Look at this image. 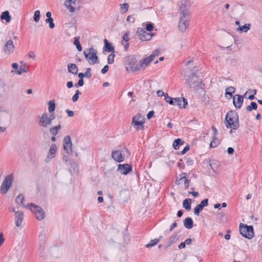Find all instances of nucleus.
Listing matches in <instances>:
<instances>
[{"instance_id": "51", "label": "nucleus", "mask_w": 262, "mask_h": 262, "mask_svg": "<svg viewBox=\"0 0 262 262\" xmlns=\"http://www.w3.org/2000/svg\"><path fill=\"white\" fill-rule=\"evenodd\" d=\"M91 68H88L86 69V71L83 74V75H84V77L88 78H90L91 76Z\"/></svg>"}, {"instance_id": "24", "label": "nucleus", "mask_w": 262, "mask_h": 262, "mask_svg": "<svg viewBox=\"0 0 262 262\" xmlns=\"http://www.w3.org/2000/svg\"><path fill=\"white\" fill-rule=\"evenodd\" d=\"M154 60L150 56L144 58L142 60L140 61L141 70L144 69L147 65Z\"/></svg>"}, {"instance_id": "52", "label": "nucleus", "mask_w": 262, "mask_h": 262, "mask_svg": "<svg viewBox=\"0 0 262 262\" xmlns=\"http://www.w3.org/2000/svg\"><path fill=\"white\" fill-rule=\"evenodd\" d=\"M122 39L124 41H125L126 42H128L129 40V33L126 32L122 36Z\"/></svg>"}, {"instance_id": "53", "label": "nucleus", "mask_w": 262, "mask_h": 262, "mask_svg": "<svg viewBox=\"0 0 262 262\" xmlns=\"http://www.w3.org/2000/svg\"><path fill=\"white\" fill-rule=\"evenodd\" d=\"M28 55L29 57L30 58H32L33 59H35L36 58V54H35V52L33 51H30L28 53Z\"/></svg>"}, {"instance_id": "59", "label": "nucleus", "mask_w": 262, "mask_h": 262, "mask_svg": "<svg viewBox=\"0 0 262 262\" xmlns=\"http://www.w3.org/2000/svg\"><path fill=\"white\" fill-rule=\"evenodd\" d=\"M154 114V111H150L148 112L147 115V118L149 120L152 117Z\"/></svg>"}, {"instance_id": "25", "label": "nucleus", "mask_w": 262, "mask_h": 262, "mask_svg": "<svg viewBox=\"0 0 262 262\" xmlns=\"http://www.w3.org/2000/svg\"><path fill=\"white\" fill-rule=\"evenodd\" d=\"M56 108V103L55 100H51L48 102V112L50 114H54L53 113Z\"/></svg>"}, {"instance_id": "10", "label": "nucleus", "mask_w": 262, "mask_h": 262, "mask_svg": "<svg viewBox=\"0 0 262 262\" xmlns=\"http://www.w3.org/2000/svg\"><path fill=\"white\" fill-rule=\"evenodd\" d=\"M13 177L11 174L7 176L3 181L0 191L3 194L6 193L12 185Z\"/></svg>"}, {"instance_id": "54", "label": "nucleus", "mask_w": 262, "mask_h": 262, "mask_svg": "<svg viewBox=\"0 0 262 262\" xmlns=\"http://www.w3.org/2000/svg\"><path fill=\"white\" fill-rule=\"evenodd\" d=\"M46 243L45 242H42L40 243L39 246V250L41 251H43L46 247Z\"/></svg>"}, {"instance_id": "45", "label": "nucleus", "mask_w": 262, "mask_h": 262, "mask_svg": "<svg viewBox=\"0 0 262 262\" xmlns=\"http://www.w3.org/2000/svg\"><path fill=\"white\" fill-rule=\"evenodd\" d=\"M203 208L201 207L199 205H198L194 210V213L195 215L198 216L201 211H202Z\"/></svg>"}, {"instance_id": "22", "label": "nucleus", "mask_w": 262, "mask_h": 262, "mask_svg": "<svg viewBox=\"0 0 262 262\" xmlns=\"http://www.w3.org/2000/svg\"><path fill=\"white\" fill-rule=\"evenodd\" d=\"M176 183L178 185H182L185 189L188 188L189 185V180L185 176H182Z\"/></svg>"}, {"instance_id": "41", "label": "nucleus", "mask_w": 262, "mask_h": 262, "mask_svg": "<svg viewBox=\"0 0 262 262\" xmlns=\"http://www.w3.org/2000/svg\"><path fill=\"white\" fill-rule=\"evenodd\" d=\"M235 92V89L232 86L228 87L226 90V94L229 95L230 97L232 96V94Z\"/></svg>"}, {"instance_id": "7", "label": "nucleus", "mask_w": 262, "mask_h": 262, "mask_svg": "<svg viewBox=\"0 0 262 262\" xmlns=\"http://www.w3.org/2000/svg\"><path fill=\"white\" fill-rule=\"evenodd\" d=\"M26 208L29 209L35 214L37 220L41 221L45 218V214L43 209L40 207L33 203L28 204Z\"/></svg>"}, {"instance_id": "14", "label": "nucleus", "mask_w": 262, "mask_h": 262, "mask_svg": "<svg viewBox=\"0 0 262 262\" xmlns=\"http://www.w3.org/2000/svg\"><path fill=\"white\" fill-rule=\"evenodd\" d=\"M15 47L13 41L9 39L6 41L4 46V52L6 55H11L14 53Z\"/></svg>"}, {"instance_id": "44", "label": "nucleus", "mask_w": 262, "mask_h": 262, "mask_svg": "<svg viewBox=\"0 0 262 262\" xmlns=\"http://www.w3.org/2000/svg\"><path fill=\"white\" fill-rule=\"evenodd\" d=\"M114 52L110 54L107 57V63L108 64H112L114 61Z\"/></svg>"}, {"instance_id": "21", "label": "nucleus", "mask_w": 262, "mask_h": 262, "mask_svg": "<svg viewBox=\"0 0 262 262\" xmlns=\"http://www.w3.org/2000/svg\"><path fill=\"white\" fill-rule=\"evenodd\" d=\"M198 83V78L195 73H192L189 76L188 79L186 82L187 85L189 87L196 85Z\"/></svg>"}, {"instance_id": "50", "label": "nucleus", "mask_w": 262, "mask_h": 262, "mask_svg": "<svg viewBox=\"0 0 262 262\" xmlns=\"http://www.w3.org/2000/svg\"><path fill=\"white\" fill-rule=\"evenodd\" d=\"M208 200L206 199L202 201L199 205L203 208L204 207H206L208 205Z\"/></svg>"}, {"instance_id": "36", "label": "nucleus", "mask_w": 262, "mask_h": 262, "mask_svg": "<svg viewBox=\"0 0 262 262\" xmlns=\"http://www.w3.org/2000/svg\"><path fill=\"white\" fill-rule=\"evenodd\" d=\"M165 98V101L170 105H173L174 104V98L171 97L167 93H166Z\"/></svg>"}, {"instance_id": "46", "label": "nucleus", "mask_w": 262, "mask_h": 262, "mask_svg": "<svg viewBox=\"0 0 262 262\" xmlns=\"http://www.w3.org/2000/svg\"><path fill=\"white\" fill-rule=\"evenodd\" d=\"M46 22L47 23H49V27L51 29H52L54 27V24L53 23V18H47L46 19Z\"/></svg>"}, {"instance_id": "57", "label": "nucleus", "mask_w": 262, "mask_h": 262, "mask_svg": "<svg viewBox=\"0 0 262 262\" xmlns=\"http://www.w3.org/2000/svg\"><path fill=\"white\" fill-rule=\"evenodd\" d=\"M66 113L68 114V116L70 117H72L74 116L73 111L70 110L69 109H67L66 111Z\"/></svg>"}, {"instance_id": "3", "label": "nucleus", "mask_w": 262, "mask_h": 262, "mask_svg": "<svg viewBox=\"0 0 262 262\" xmlns=\"http://www.w3.org/2000/svg\"><path fill=\"white\" fill-rule=\"evenodd\" d=\"M125 66L127 71L136 72L141 70L140 61L138 62L134 55H129L126 57Z\"/></svg>"}, {"instance_id": "60", "label": "nucleus", "mask_w": 262, "mask_h": 262, "mask_svg": "<svg viewBox=\"0 0 262 262\" xmlns=\"http://www.w3.org/2000/svg\"><path fill=\"white\" fill-rule=\"evenodd\" d=\"M189 149V146L187 145L181 151V155L185 154L188 150Z\"/></svg>"}, {"instance_id": "31", "label": "nucleus", "mask_w": 262, "mask_h": 262, "mask_svg": "<svg viewBox=\"0 0 262 262\" xmlns=\"http://www.w3.org/2000/svg\"><path fill=\"white\" fill-rule=\"evenodd\" d=\"M1 18L2 20H5L7 23H9L11 20V16L9 11H5L3 12L1 16Z\"/></svg>"}, {"instance_id": "1", "label": "nucleus", "mask_w": 262, "mask_h": 262, "mask_svg": "<svg viewBox=\"0 0 262 262\" xmlns=\"http://www.w3.org/2000/svg\"><path fill=\"white\" fill-rule=\"evenodd\" d=\"M226 126L230 128V133H232V130H236L239 127L238 116L234 111L229 112L225 118Z\"/></svg>"}, {"instance_id": "16", "label": "nucleus", "mask_w": 262, "mask_h": 262, "mask_svg": "<svg viewBox=\"0 0 262 262\" xmlns=\"http://www.w3.org/2000/svg\"><path fill=\"white\" fill-rule=\"evenodd\" d=\"M56 151H57V146H56V144H52L50 146L49 151L47 157L45 160V161L47 163L49 162L51 159H52L53 158H54L55 157Z\"/></svg>"}, {"instance_id": "47", "label": "nucleus", "mask_w": 262, "mask_h": 262, "mask_svg": "<svg viewBox=\"0 0 262 262\" xmlns=\"http://www.w3.org/2000/svg\"><path fill=\"white\" fill-rule=\"evenodd\" d=\"M146 31L150 32L154 29V26L151 23H148L145 26Z\"/></svg>"}, {"instance_id": "8", "label": "nucleus", "mask_w": 262, "mask_h": 262, "mask_svg": "<svg viewBox=\"0 0 262 262\" xmlns=\"http://www.w3.org/2000/svg\"><path fill=\"white\" fill-rule=\"evenodd\" d=\"M239 228L240 234L244 237L251 239L254 236L253 226L241 223Z\"/></svg>"}, {"instance_id": "64", "label": "nucleus", "mask_w": 262, "mask_h": 262, "mask_svg": "<svg viewBox=\"0 0 262 262\" xmlns=\"http://www.w3.org/2000/svg\"><path fill=\"white\" fill-rule=\"evenodd\" d=\"M83 80L79 79L78 83L76 84L75 86H82L83 85Z\"/></svg>"}, {"instance_id": "39", "label": "nucleus", "mask_w": 262, "mask_h": 262, "mask_svg": "<svg viewBox=\"0 0 262 262\" xmlns=\"http://www.w3.org/2000/svg\"><path fill=\"white\" fill-rule=\"evenodd\" d=\"M219 144V141L216 138V137L213 136L212 141L210 142V146L211 147H215Z\"/></svg>"}, {"instance_id": "13", "label": "nucleus", "mask_w": 262, "mask_h": 262, "mask_svg": "<svg viewBox=\"0 0 262 262\" xmlns=\"http://www.w3.org/2000/svg\"><path fill=\"white\" fill-rule=\"evenodd\" d=\"M63 147L64 151L69 155L72 154V143L70 136L67 135L64 137Z\"/></svg>"}, {"instance_id": "17", "label": "nucleus", "mask_w": 262, "mask_h": 262, "mask_svg": "<svg viewBox=\"0 0 262 262\" xmlns=\"http://www.w3.org/2000/svg\"><path fill=\"white\" fill-rule=\"evenodd\" d=\"M187 100L184 97L174 98V104L173 105H177L180 108H185L187 105Z\"/></svg>"}, {"instance_id": "48", "label": "nucleus", "mask_w": 262, "mask_h": 262, "mask_svg": "<svg viewBox=\"0 0 262 262\" xmlns=\"http://www.w3.org/2000/svg\"><path fill=\"white\" fill-rule=\"evenodd\" d=\"M217 219L220 221H222L225 216V213L223 212H220L217 213Z\"/></svg>"}, {"instance_id": "12", "label": "nucleus", "mask_w": 262, "mask_h": 262, "mask_svg": "<svg viewBox=\"0 0 262 262\" xmlns=\"http://www.w3.org/2000/svg\"><path fill=\"white\" fill-rule=\"evenodd\" d=\"M179 15H189L188 9L190 5L187 1L183 0L178 4Z\"/></svg>"}, {"instance_id": "2", "label": "nucleus", "mask_w": 262, "mask_h": 262, "mask_svg": "<svg viewBox=\"0 0 262 262\" xmlns=\"http://www.w3.org/2000/svg\"><path fill=\"white\" fill-rule=\"evenodd\" d=\"M55 119V114H49L44 112L37 116L38 124L42 128L47 129L52 125V121Z\"/></svg>"}, {"instance_id": "6", "label": "nucleus", "mask_w": 262, "mask_h": 262, "mask_svg": "<svg viewBox=\"0 0 262 262\" xmlns=\"http://www.w3.org/2000/svg\"><path fill=\"white\" fill-rule=\"evenodd\" d=\"M145 118L141 114L134 116L132 120V125L134 128L137 130H142L144 128Z\"/></svg>"}, {"instance_id": "4", "label": "nucleus", "mask_w": 262, "mask_h": 262, "mask_svg": "<svg viewBox=\"0 0 262 262\" xmlns=\"http://www.w3.org/2000/svg\"><path fill=\"white\" fill-rule=\"evenodd\" d=\"M130 152L128 149L124 147L121 149L115 150L112 152V158L116 162L120 163L124 161V158H128Z\"/></svg>"}, {"instance_id": "26", "label": "nucleus", "mask_w": 262, "mask_h": 262, "mask_svg": "<svg viewBox=\"0 0 262 262\" xmlns=\"http://www.w3.org/2000/svg\"><path fill=\"white\" fill-rule=\"evenodd\" d=\"M68 71L74 75H76L78 73V68L74 63H69L68 64Z\"/></svg>"}, {"instance_id": "34", "label": "nucleus", "mask_w": 262, "mask_h": 262, "mask_svg": "<svg viewBox=\"0 0 262 262\" xmlns=\"http://www.w3.org/2000/svg\"><path fill=\"white\" fill-rule=\"evenodd\" d=\"M183 142L182 141L181 139L178 138L174 140L172 143V146L174 149H178L180 144H183Z\"/></svg>"}, {"instance_id": "19", "label": "nucleus", "mask_w": 262, "mask_h": 262, "mask_svg": "<svg viewBox=\"0 0 262 262\" xmlns=\"http://www.w3.org/2000/svg\"><path fill=\"white\" fill-rule=\"evenodd\" d=\"M77 0H66L64 5L70 12H74L75 10Z\"/></svg>"}, {"instance_id": "40", "label": "nucleus", "mask_w": 262, "mask_h": 262, "mask_svg": "<svg viewBox=\"0 0 262 262\" xmlns=\"http://www.w3.org/2000/svg\"><path fill=\"white\" fill-rule=\"evenodd\" d=\"M74 44L76 46L77 49L78 51L80 52L82 51V47L79 41V38L76 37L74 41Z\"/></svg>"}, {"instance_id": "18", "label": "nucleus", "mask_w": 262, "mask_h": 262, "mask_svg": "<svg viewBox=\"0 0 262 262\" xmlns=\"http://www.w3.org/2000/svg\"><path fill=\"white\" fill-rule=\"evenodd\" d=\"M244 98L239 94L235 95L233 97V103L236 108H240L243 103Z\"/></svg>"}, {"instance_id": "58", "label": "nucleus", "mask_w": 262, "mask_h": 262, "mask_svg": "<svg viewBox=\"0 0 262 262\" xmlns=\"http://www.w3.org/2000/svg\"><path fill=\"white\" fill-rule=\"evenodd\" d=\"M135 19L134 17L129 15L126 18V21L128 22L134 23Z\"/></svg>"}, {"instance_id": "55", "label": "nucleus", "mask_w": 262, "mask_h": 262, "mask_svg": "<svg viewBox=\"0 0 262 262\" xmlns=\"http://www.w3.org/2000/svg\"><path fill=\"white\" fill-rule=\"evenodd\" d=\"M157 95L158 97H162L164 96L165 97L166 93H164L161 90H158L157 91Z\"/></svg>"}, {"instance_id": "23", "label": "nucleus", "mask_w": 262, "mask_h": 262, "mask_svg": "<svg viewBox=\"0 0 262 262\" xmlns=\"http://www.w3.org/2000/svg\"><path fill=\"white\" fill-rule=\"evenodd\" d=\"M28 72V68L27 67V65L26 63H24L22 64L18 70H11V73H14L18 75H20L23 73H26Z\"/></svg>"}, {"instance_id": "30", "label": "nucleus", "mask_w": 262, "mask_h": 262, "mask_svg": "<svg viewBox=\"0 0 262 262\" xmlns=\"http://www.w3.org/2000/svg\"><path fill=\"white\" fill-rule=\"evenodd\" d=\"M104 41L105 45V51L108 52H113V53H114V47L112 46V43H108L106 39L104 40Z\"/></svg>"}, {"instance_id": "38", "label": "nucleus", "mask_w": 262, "mask_h": 262, "mask_svg": "<svg viewBox=\"0 0 262 262\" xmlns=\"http://www.w3.org/2000/svg\"><path fill=\"white\" fill-rule=\"evenodd\" d=\"M120 7L121 13H124L128 11L129 5L127 3H124L120 4Z\"/></svg>"}, {"instance_id": "27", "label": "nucleus", "mask_w": 262, "mask_h": 262, "mask_svg": "<svg viewBox=\"0 0 262 262\" xmlns=\"http://www.w3.org/2000/svg\"><path fill=\"white\" fill-rule=\"evenodd\" d=\"M184 226L187 229H190L193 227V221L191 218L188 217L184 220Z\"/></svg>"}, {"instance_id": "9", "label": "nucleus", "mask_w": 262, "mask_h": 262, "mask_svg": "<svg viewBox=\"0 0 262 262\" xmlns=\"http://www.w3.org/2000/svg\"><path fill=\"white\" fill-rule=\"evenodd\" d=\"M178 27L181 32L185 31L188 28L190 17L189 15H179Z\"/></svg>"}, {"instance_id": "61", "label": "nucleus", "mask_w": 262, "mask_h": 262, "mask_svg": "<svg viewBox=\"0 0 262 262\" xmlns=\"http://www.w3.org/2000/svg\"><path fill=\"white\" fill-rule=\"evenodd\" d=\"M12 67L13 69V70H18V64L16 62H13L12 64Z\"/></svg>"}, {"instance_id": "33", "label": "nucleus", "mask_w": 262, "mask_h": 262, "mask_svg": "<svg viewBox=\"0 0 262 262\" xmlns=\"http://www.w3.org/2000/svg\"><path fill=\"white\" fill-rule=\"evenodd\" d=\"M16 203L20 206H23L26 208V206H24V198L23 194H19L15 199Z\"/></svg>"}, {"instance_id": "32", "label": "nucleus", "mask_w": 262, "mask_h": 262, "mask_svg": "<svg viewBox=\"0 0 262 262\" xmlns=\"http://www.w3.org/2000/svg\"><path fill=\"white\" fill-rule=\"evenodd\" d=\"M191 200L190 199H185L183 202V207L185 208L186 210H189L191 209Z\"/></svg>"}, {"instance_id": "63", "label": "nucleus", "mask_w": 262, "mask_h": 262, "mask_svg": "<svg viewBox=\"0 0 262 262\" xmlns=\"http://www.w3.org/2000/svg\"><path fill=\"white\" fill-rule=\"evenodd\" d=\"M234 149L231 147H228L227 149V152L229 155L233 154L234 152Z\"/></svg>"}, {"instance_id": "62", "label": "nucleus", "mask_w": 262, "mask_h": 262, "mask_svg": "<svg viewBox=\"0 0 262 262\" xmlns=\"http://www.w3.org/2000/svg\"><path fill=\"white\" fill-rule=\"evenodd\" d=\"M5 239L2 232L0 233V246L4 242Z\"/></svg>"}, {"instance_id": "43", "label": "nucleus", "mask_w": 262, "mask_h": 262, "mask_svg": "<svg viewBox=\"0 0 262 262\" xmlns=\"http://www.w3.org/2000/svg\"><path fill=\"white\" fill-rule=\"evenodd\" d=\"M40 18V11L39 10H36L35 11L33 16L34 20L35 22H38Z\"/></svg>"}, {"instance_id": "20", "label": "nucleus", "mask_w": 262, "mask_h": 262, "mask_svg": "<svg viewBox=\"0 0 262 262\" xmlns=\"http://www.w3.org/2000/svg\"><path fill=\"white\" fill-rule=\"evenodd\" d=\"M24 219V213L20 211H17L15 214V225L17 227L21 226Z\"/></svg>"}, {"instance_id": "49", "label": "nucleus", "mask_w": 262, "mask_h": 262, "mask_svg": "<svg viewBox=\"0 0 262 262\" xmlns=\"http://www.w3.org/2000/svg\"><path fill=\"white\" fill-rule=\"evenodd\" d=\"M79 93L80 92L79 90H77L76 91L75 94L72 97V100L73 102H76L77 101L79 98Z\"/></svg>"}, {"instance_id": "37", "label": "nucleus", "mask_w": 262, "mask_h": 262, "mask_svg": "<svg viewBox=\"0 0 262 262\" xmlns=\"http://www.w3.org/2000/svg\"><path fill=\"white\" fill-rule=\"evenodd\" d=\"M257 108V105L256 102H252L250 105H248L246 107V110L248 112H251L252 110H256Z\"/></svg>"}, {"instance_id": "42", "label": "nucleus", "mask_w": 262, "mask_h": 262, "mask_svg": "<svg viewBox=\"0 0 262 262\" xmlns=\"http://www.w3.org/2000/svg\"><path fill=\"white\" fill-rule=\"evenodd\" d=\"M160 50L156 49V50H154L149 56L154 60L156 57H157L160 55Z\"/></svg>"}, {"instance_id": "11", "label": "nucleus", "mask_w": 262, "mask_h": 262, "mask_svg": "<svg viewBox=\"0 0 262 262\" xmlns=\"http://www.w3.org/2000/svg\"><path fill=\"white\" fill-rule=\"evenodd\" d=\"M137 34L139 39L142 41H149L151 39L153 34L151 32H147L143 28H139L137 29Z\"/></svg>"}, {"instance_id": "29", "label": "nucleus", "mask_w": 262, "mask_h": 262, "mask_svg": "<svg viewBox=\"0 0 262 262\" xmlns=\"http://www.w3.org/2000/svg\"><path fill=\"white\" fill-rule=\"evenodd\" d=\"M61 125L58 124L56 126L50 127L49 130H50V133L53 136H56L58 134L59 130L61 129Z\"/></svg>"}, {"instance_id": "5", "label": "nucleus", "mask_w": 262, "mask_h": 262, "mask_svg": "<svg viewBox=\"0 0 262 262\" xmlns=\"http://www.w3.org/2000/svg\"><path fill=\"white\" fill-rule=\"evenodd\" d=\"M83 54L86 61L90 64H94L97 63L98 57L97 51L92 47L84 50Z\"/></svg>"}, {"instance_id": "56", "label": "nucleus", "mask_w": 262, "mask_h": 262, "mask_svg": "<svg viewBox=\"0 0 262 262\" xmlns=\"http://www.w3.org/2000/svg\"><path fill=\"white\" fill-rule=\"evenodd\" d=\"M108 68H109V67L108 65H105L103 68L101 70V73L102 74H105L108 70Z\"/></svg>"}, {"instance_id": "35", "label": "nucleus", "mask_w": 262, "mask_h": 262, "mask_svg": "<svg viewBox=\"0 0 262 262\" xmlns=\"http://www.w3.org/2000/svg\"><path fill=\"white\" fill-rule=\"evenodd\" d=\"M160 241V238H155L151 240L149 243L146 245L145 247L147 248H149L155 246Z\"/></svg>"}, {"instance_id": "15", "label": "nucleus", "mask_w": 262, "mask_h": 262, "mask_svg": "<svg viewBox=\"0 0 262 262\" xmlns=\"http://www.w3.org/2000/svg\"><path fill=\"white\" fill-rule=\"evenodd\" d=\"M132 169V166L128 164H119L118 165L117 171L120 173L126 175L131 171Z\"/></svg>"}, {"instance_id": "28", "label": "nucleus", "mask_w": 262, "mask_h": 262, "mask_svg": "<svg viewBox=\"0 0 262 262\" xmlns=\"http://www.w3.org/2000/svg\"><path fill=\"white\" fill-rule=\"evenodd\" d=\"M250 24H246L243 26H239V27H238L236 30L241 33H246L250 30Z\"/></svg>"}]
</instances>
